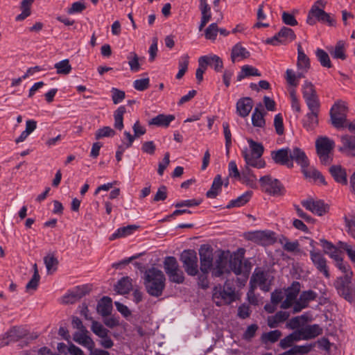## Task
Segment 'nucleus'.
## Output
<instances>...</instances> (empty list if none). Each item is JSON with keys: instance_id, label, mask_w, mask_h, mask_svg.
Instances as JSON below:
<instances>
[{"instance_id": "1", "label": "nucleus", "mask_w": 355, "mask_h": 355, "mask_svg": "<svg viewBox=\"0 0 355 355\" xmlns=\"http://www.w3.org/2000/svg\"><path fill=\"white\" fill-rule=\"evenodd\" d=\"M144 284L146 292L153 297H160L166 286V277L160 270L151 268L147 270L144 276Z\"/></svg>"}, {"instance_id": "2", "label": "nucleus", "mask_w": 355, "mask_h": 355, "mask_svg": "<svg viewBox=\"0 0 355 355\" xmlns=\"http://www.w3.org/2000/svg\"><path fill=\"white\" fill-rule=\"evenodd\" d=\"M245 252V248H239L233 252L229 250L227 257H228L230 272L232 271L236 275H243L248 278L252 269V263L248 259H244Z\"/></svg>"}, {"instance_id": "3", "label": "nucleus", "mask_w": 355, "mask_h": 355, "mask_svg": "<svg viewBox=\"0 0 355 355\" xmlns=\"http://www.w3.org/2000/svg\"><path fill=\"white\" fill-rule=\"evenodd\" d=\"M352 276L343 275L338 277L334 282V286L339 296L349 302L354 301V289L352 283Z\"/></svg>"}, {"instance_id": "4", "label": "nucleus", "mask_w": 355, "mask_h": 355, "mask_svg": "<svg viewBox=\"0 0 355 355\" xmlns=\"http://www.w3.org/2000/svg\"><path fill=\"white\" fill-rule=\"evenodd\" d=\"M259 182L262 191L271 196H279L286 193V189L282 183L270 175L261 177Z\"/></svg>"}, {"instance_id": "5", "label": "nucleus", "mask_w": 355, "mask_h": 355, "mask_svg": "<svg viewBox=\"0 0 355 355\" xmlns=\"http://www.w3.org/2000/svg\"><path fill=\"white\" fill-rule=\"evenodd\" d=\"M212 299L218 306L230 304L235 300L234 290L230 286L226 287L225 285L215 286L213 289Z\"/></svg>"}, {"instance_id": "6", "label": "nucleus", "mask_w": 355, "mask_h": 355, "mask_svg": "<svg viewBox=\"0 0 355 355\" xmlns=\"http://www.w3.org/2000/svg\"><path fill=\"white\" fill-rule=\"evenodd\" d=\"M317 21L327 24L329 26H335L336 24V19L330 14L326 12L322 8H320L318 6L313 5L309 11L306 23L313 26Z\"/></svg>"}, {"instance_id": "7", "label": "nucleus", "mask_w": 355, "mask_h": 355, "mask_svg": "<svg viewBox=\"0 0 355 355\" xmlns=\"http://www.w3.org/2000/svg\"><path fill=\"white\" fill-rule=\"evenodd\" d=\"M180 260L188 275L194 277L198 274V257L194 250H183L180 255Z\"/></svg>"}, {"instance_id": "8", "label": "nucleus", "mask_w": 355, "mask_h": 355, "mask_svg": "<svg viewBox=\"0 0 355 355\" xmlns=\"http://www.w3.org/2000/svg\"><path fill=\"white\" fill-rule=\"evenodd\" d=\"M347 111V108L343 101H338L333 105L329 114L334 127L341 128L345 126Z\"/></svg>"}, {"instance_id": "9", "label": "nucleus", "mask_w": 355, "mask_h": 355, "mask_svg": "<svg viewBox=\"0 0 355 355\" xmlns=\"http://www.w3.org/2000/svg\"><path fill=\"white\" fill-rule=\"evenodd\" d=\"M200 270L202 272H209L213 267V250L207 245H202L199 250Z\"/></svg>"}, {"instance_id": "10", "label": "nucleus", "mask_w": 355, "mask_h": 355, "mask_svg": "<svg viewBox=\"0 0 355 355\" xmlns=\"http://www.w3.org/2000/svg\"><path fill=\"white\" fill-rule=\"evenodd\" d=\"M27 336V333L24 329L19 327H13L8 330L0 339V347H3L15 343Z\"/></svg>"}, {"instance_id": "11", "label": "nucleus", "mask_w": 355, "mask_h": 355, "mask_svg": "<svg viewBox=\"0 0 355 355\" xmlns=\"http://www.w3.org/2000/svg\"><path fill=\"white\" fill-rule=\"evenodd\" d=\"M301 204L306 209L320 216H323L329 211L328 205L321 200H314L309 198L301 201Z\"/></svg>"}, {"instance_id": "12", "label": "nucleus", "mask_w": 355, "mask_h": 355, "mask_svg": "<svg viewBox=\"0 0 355 355\" xmlns=\"http://www.w3.org/2000/svg\"><path fill=\"white\" fill-rule=\"evenodd\" d=\"M275 233L272 231H256L250 233L249 239L261 245H268L276 241Z\"/></svg>"}, {"instance_id": "13", "label": "nucleus", "mask_w": 355, "mask_h": 355, "mask_svg": "<svg viewBox=\"0 0 355 355\" xmlns=\"http://www.w3.org/2000/svg\"><path fill=\"white\" fill-rule=\"evenodd\" d=\"M311 259L317 268V270L322 273L326 278L330 277L329 267L327 264V260L320 252L315 250H310Z\"/></svg>"}, {"instance_id": "14", "label": "nucleus", "mask_w": 355, "mask_h": 355, "mask_svg": "<svg viewBox=\"0 0 355 355\" xmlns=\"http://www.w3.org/2000/svg\"><path fill=\"white\" fill-rule=\"evenodd\" d=\"M228 254L229 250L221 251L216 261V266L213 268V276L219 277L226 272H230V268H228V257H227Z\"/></svg>"}, {"instance_id": "15", "label": "nucleus", "mask_w": 355, "mask_h": 355, "mask_svg": "<svg viewBox=\"0 0 355 355\" xmlns=\"http://www.w3.org/2000/svg\"><path fill=\"white\" fill-rule=\"evenodd\" d=\"M271 158L277 164L286 166L288 168H291L293 167V163L289 159L290 157V148H281L277 150L271 151Z\"/></svg>"}, {"instance_id": "16", "label": "nucleus", "mask_w": 355, "mask_h": 355, "mask_svg": "<svg viewBox=\"0 0 355 355\" xmlns=\"http://www.w3.org/2000/svg\"><path fill=\"white\" fill-rule=\"evenodd\" d=\"M290 159L293 162L295 161L302 168V172L306 170L309 165V161L305 153L300 148L295 147L293 150H290Z\"/></svg>"}, {"instance_id": "17", "label": "nucleus", "mask_w": 355, "mask_h": 355, "mask_svg": "<svg viewBox=\"0 0 355 355\" xmlns=\"http://www.w3.org/2000/svg\"><path fill=\"white\" fill-rule=\"evenodd\" d=\"M236 113L245 118L249 115L253 107V101L250 97H243L236 102Z\"/></svg>"}, {"instance_id": "18", "label": "nucleus", "mask_w": 355, "mask_h": 355, "mask_svg": "<svg viewBox=\"0 0 355 355\" xmlns=\"http://www.w3.org/2000/svg\"><path fill=\"white\" fill-rule=\"evenodd\" d=\"M88 331H76L73 335V340L87 347L89 350H92L93 348H94V342L93 340L87 335Z\"/></svg>"}, {"instance_id": "19", "label": "nucleus", "mask_w": 355, "mask_h": 355, "mask_svg": "<svg viewBox=\"0 0 355 355\" xmlns=\"http://www.w3.org/2000/svg\"><path fill=\"white\" fill-rule=\"evenodd\" d=\"M329 171L334 180L341 184L345 185L347 184V173L345 168L340 165L331 166Z\"/></svg>"}, {"instance_id": "20", "label": "nucleus", "mask_w": 355, "mask_h": 355, "mask_svg": "<svg viewBox=\"0 0 355 355\" xmlns=\"http://www.w3.org/2000/svg\"><path fill=\"white\" fill-rule=\"evenodd\" d=\"M250 56V51L243 47L241 43L238 42L233 46L231 51V60L233 63L240 60L248 58Z\"/></svg>"}, {"instance_id": "21", "label": "nucleus", "mask_w": 355, "mask_h": 355, "mask_svg": "<svg viewBox=\"0 0 355 355\" xmlns=\"http://www.w3.org/2000/svg\"><path fill=\"white\" fill-rule=\"evenodd\" d=\"M97 312L103 317L109 316L112 310V301L108 296H103L98 302Z\"/></svg>"}, {"instance_id": "22", "label": "nucleus", "mask_w": 355, "mask_h": 355, "mask_svg": "<svg viewBox=\"0 0 355 355\" xmlns=\"http://www.w3.org/2000/svg\"><path fill=\"white\" fill-rule=\"evenodd\" d=\"M331 57L334 59H340L345 60L347 59L345 42L343 40H339L336 42L334 47L328 49Z\"/></svg>"}, {"instance_id": "23", "label": "nucleus", "mask_w": 355, "mask_h": 355, "mask_svg": "<svg viewBox=\"0 0 355 355\" xmlns=\"http://www.w3.org/2000/svg\"><path fill=\"white\" fill-rule=\"evenodd\" d=\"M266 112L262 107L261 103H259L254 110L252 115V123L254 127L263 128L266 125L264 116Z\"/></svg>"}, {"instance_id": "24", "label": "nucleus", "mask_w": 355, "mask_h": 355, "mask_svg": "<svg viewBox=\"0 0 355 355\" xmlns=\"http://www.w3.org/2000/svg\"><path fill=\"white\" fill-rule=\"evenodd\" d=\"M175 119V116L173 114L165 115L164 114H159L157 116L153 117L148 121V125H156L158 127L167 128L169 126L171 121Z\"/></svg>"}, {"instance_id": "25", "label": "nucleus", "mask_w": 355, "mask_h": 355, "mask_svg": "<svg viewBox=\"0 0 355 355\" xmlns=\"http://www.w3.org/2000/svg\"><path fill=\"white\" fill-rule=\"evenodd\" d=\"M223 185V182L221 175H216L214 178L210 189L206 193V197L207 198H216L221 192Z\"/></svg>"}, {"instance_id": "26", "label": "nucleus", "mask_w": 355, "mask_h": 355, "mask_svg": "<svg viewBox=\"0 0 355 355\" xmlns=\"http://www.w3.org/2000/svg\"><path fill=\"white\" fill-rule=\"evenodd\" d=\"M243 157L245 162L246 166L248 167L252 166L257 168H263L266 166V162L260 158H257V156L250 155L247 150L242 152Z\"/></svg>"}, {"instance_id": "27", "label": "nucleus", "mask_w": 355, "mask_h": 355, "mask_svg": "<svg viewBox=\"0 0 355 355\" xmlns=\"http://www.w3.org/2000/svg\"><path fill=\"white\" fill-rule=\"evenodd\" d=\"M334 147V142L327 137H320L315 142L317 153H331Z\"/></svg>"}, {"instance_id": "28", "label": "nucleus", "mask_w": 355, "mask_h": 355, "mask_svg": "<svg viewBox=\"0 0 355 355\" xmlns=\"http://www.w3.org/2000/svg\"><path fill=\"white\" fill-rule=\"evenodd\" d=\"M297 66L299 69L304 70L305 72H307L311 67L310 60L302 50L301 44L297 46Z\"/></svg>"}, {"instance_id": "29", "label": "nucleus", "mask_w": 355, "mask_h": 355, "mask_svg": "<svg viewBox=\"0 0 355 355\" xmlns=\"http://www.w3.org/2000/svg\"><path fill=\"white\" fill-rule=\"evenodd\" d=\"M318 112L310 111L306 114L305 118L302 120V125L306 130H313L318 125Z\"/></svg>"}, {"instance_id": "30", "label": "nucleus", "mask_w": 355, "mask_h": 355, "mask_svg": "<svg viewBox=\"0 0 355 355\" xmlns=\"http://www.w3.org/2000/svg\"><path fill=\"white\" fill-rule=\"evenodd\" d=\"M303 329V340H309L314 338L323 332V329L319 324H314L311 325H307Z\"/></svg>"}, {"instance_id": "31", "label": "nucleus", "mask_w": 355, "mask_h": 355, "mask_svg": "<svg viewBox=\"0 0 355 355\" xmlns=\"http://www.w3.org/2000/svg\"><path fill=\"white\" fill-rule=\"evenodd\" d=\"M252 193H253L252 191H245L237 198L230 200L228 205L226 206V208L231 209L232 207H240L245 205L251 199Z\"/></svg>"}, {"instance_id": "32", "label": "nucleus", "mask_w": 355, "mask_h": 355, "mask_svg": "<svg viewBox=\"0 0 355 355\" xmlns=\"http://www.w3.org/2000/svg\"><path fill=\"white\" fill-rule=\"evenodd\" d=\"M132 288V279L129 277H123L119 279L115 286V290L121 295L129 293Z\"/></svg>"}, {"instance_id": "33", "label": "nucleus", "mask_w": 355, "mask_h": 355, "mask_svg": "<svg viewBox=\"0 0 355 355\" xmlns=\"http://www.w3.org/2000/svg\"><path fill=\"white\" fill-rule=\"evenodd\" d=\"M139 228L138 225H129L125 227H119L117 230L111 235L110 239L114 240L118 238L125 237L132 234L135 230Z\"/></svg>"}, {"instance_id": "34", "label": "nucleus", "mask_w": 355, "mask_h": 355, "mask_svg": "<svg viewBox=\"0 0 355 355\" xmlns=\"http://www.w3.org/2000/svg\"><path fill=\"white\" fill-rule=\"evenodd\" d=\"M289 315V313L286 311H278L274 315L268 317V325L270 328H275L279 323L286 321Z\"/></svg>"}, {"instance_id": "35", "label": "nucleus", "mask_w": 355, "mask_h": 355, "mask_svg": "<svg viewBox=\"0 0 355 355\" xmlns=\"http://www.w3.org/2000/svg\"><path fill=\"white\" fill-rule=\"evenodd\" d=\"M332 259L336 262V266L344 273V275L353 276V272L349 265L345 262L339 254H332Z\"/></svg>"}, {"instance_id": "36", "label": "nucleus", "mask_w": 355, "mask_h": 355, "mask_svg": "<svg viewBox=\"0 0 355 355\" xmlns=\"http://www.w3.org/2000/svg\"><path fill=\"white\" fill-rule=\"evenodd\" d=\"M126 112L124 105L119 106L114 112V127L119 130H121L123 125V115Z\"/></svg>"}, {"instance_id": "37", "label": "nucleus", "mask_w": 355, "mask_h": 355, "mask_svg": "<svg viewBox=\"0 0 355 355\" xmlns=\"http://www.w3.org/2000/svg\"><path fill=\"white\" fill-rule=\"evenodd\" d=\"M278 36H281V44H286L289 42H292L295 40L296 35L294 31L291 28L286 26H283L278 32Z\"/></svg>"}, {"instance_id": "38", "label": "nucleus", "mask_w": 355, "mask_h": 355, "mask_svg": "<svg viewBox=\"0 0 355 355\" xmlns=\"http://www.w3.org/2000/svg\"><path fill=\"white\" fill-rule=\"evenodd\" d=\"M254 281L257 282L264 291H268L270 289L269 286L266 285L267 278L266 275L263 270L254 272L251 277V282Z\"/></svg>"}, {"instance_id": "39", "label": "nucleus", "mask_w": 355, "mask_h": 355, "mask_svg": "<svg viewBox=\"0 0 355 355\" xmlns=\"http://www.w3.org/2000/svg\"><path fill=\"white\" fill-rule=\"evenodd\" d=\"M315 55L318 60L323 67H332V64L329 55L324 50L322 49H318L315 51Z\"/></svg>"}, {"instance_id": "40", "label": "nucleus", "mask_w": 355, "mask_h": 355, "mask_svg": "<svg viewBox=\"0 0 355 355\" xmlns=\"http://www.w3.org/2000/svg\"><path fill=\"white\" fill-rule=\"evenodd\" d=\"M281 336V331L276 329L268 333H263L261 336V340L264 344L268 343H275L279 339Z\"/></svg>"}, {"instance_id": "41", "label": "nucleus", "mask_w": 355, "mask_h": 355, "mask_svg": "<svg viewBox=\"0 0 355 355\" xmlns=\"http://www.w3.org/2000/svg\"><path fill=\"white\" fill-rule=\"evenodd\" d=\"M303 174L306 178H312L315 181L319 180L320 182L324 185L327 184L324 175L315 168H312L310 170L306 168V170H304Z\"/></svg>"}, {"instance_id": "42", "label": "nucleus", "mask_w": 355, "mask_h": 355, "mask_svg": "<svg viewBox=\"0 0 355 355\" xmlns=\"http://www.w3.org/2000/svg\"><path fill=\"white\" fill-rule=\"evenodd\" d=\"M179 264L175 257L168 256L165 257L164 261V269L166 274L173 272L178 268Z\"/></svg>"}, {"instance_id": "43", "label": "nucleus", "mask_w": 355, "mask_h": 355, "mask_svg": "<svg viewBox=\"0 0 355 355\" xmlns=\"http://www.w3.org/2000/svg\"><path fill=\"white\" fill-rule=\"evenodd\" d=\"M279 241L283 245L284 250L287 252H293L300 251V243L297 241L291 242L287 237L283 236L280 239Z\"/></svg>"}, {"instance_id": "44", "label": "nucleus", "mask_w": 355, "mask_h": 355, "mask_svg": "<svg viewBox=\"0 0 355 355\" xmlns=\"http://www.w3.org/2000/svg\"><path fill=\"white\" fill-rule=\"evenodd\" d=\"M343 147L340 148V151L354 150H355V136L345 135L341 137Z\"/></svg>"}, {"instance_id": "45", "label": "nucleus", "mask_w": 355, "mask_h": 355, "mask_svg": "<svg viewBox=\"0 0 355 355\" xmlns=\"http://www.w3.org/2000/svg\"><path fill=\"white\" fill-rule=\"evenodd\" d=\"M248 142L251 149L250 155H255L257 158H261L264 152V148L262 144L256 142L252 139H248Z\"/></svg>"}, {"instance_id": "46", "label": "nucleus", "mask_w": 355, "mask_h": 355, "mask_svg": "<svg viewBox=\"0 0 355 355\" xmlns=\"http://www.w3.org/2000/svg\"><path fill=\"white\" fill-rule=\"evenodd\" d=\"M44 262L47 269L48 273H52L57 270L58 260L53 254H48L44 257Z\"/></svg>"}, {"instance_id": "47", "label": "nucleus", "mask_w": 355, "mask_h": 355, "mask_svg": "<svg viewBox=\"0 0 355 355\" xmlns=\"http://www.w3.org/2000/svg\"><path fill=\"white\" fill-rule=\"evenodd\" d=\"M169 281L175 284H182L185 277L183 271L178 267L177 270L167 274Z\"/></svg>"}, {"instance_id": "48", "label": "nucleus", "mask_w": 355, "mask_h": 355, "mask_svg": "<svg viewBox=\"0 0 355 355\" xmlns=\"http://www.w3.org/2000/svg\"><path fill=\"white\" fill-rule=\"evenodd\" d=\"M302 96L304 100L318 96L314 85L308 80H306L302 85Z\"/></svg>"}, {"instance_id": "49", "label": "nucleus", "mask_w": 355, "mask_h": 355, "mask_svg": "<svg viewBox=\"0 0 355 355\" xmlns=\"http://www.w3.org/2000/svg\"><path fill=\"white\" fill-rule=\"evenodd\" d=\"M317 297L318 295L315 291L312 290H308L302 291L298 300L302 302V304H306V307H308L309 302L315 300Z\"/></svg>"}, {"instance_id": "50", "label": "nucleus", "mask_w": 355, "mask_h": 355, "mask_svg": "<svg viewBox=\"0 0 355 355\" xmlns=\"http://www.w3.org/2000/svg\"><path fill=\"white\" fill-rule=\"evenodd\" d=\"M320 242L323 248L324 252L329 254L331 259L333 256L332 254H338V248L332 243L324 239H320Z\"/></svg>"}, {"instance_id": "51", "label": "nucleus", "mask_w": 355, "mask_h": 355, "mask_svg": "<svg viewBox=\"0 0 355 355\" xmlns=\"http://www.w3.org/2000/svg\"><path fill=\"white\" fill-rule=\"evenodd\" d=\"M127 59L128 60V64L132 71L137 72L140 70L141 67L139 62V57L135 52H130L128 54Z\"/></svg>"}, {"instance_id": "52", "label": "nucleus", "mask_w": 355, "mask_h": 355, "mask_svg": "<svg viewBox=\"0 0 355 355\" xmlns=\"http://www.w3.org/2000/svg\"><path fill=\"white\" fill-rule=\"evenodd\" d=\"M208 62H209L208 64L216 72H220L223 69V60L216 55H208Z\"/></svg>"}, {"instance_id": "53", "label": "nucleus", "mask_w": 355, "mask_h": 355, "mask_svg": "<svg viewBox=\"0 0 355 355\" xmlns=\"http://www.w3.org/2000/svg\"><path fill=\"white\" fill-rule=\"evenodd\" d=\"M54 67L57 69V73L58 74L67 75L71 71V66L68 59L57 62Z\"/></svg>"}, {"instance_id": "54", "label": "nucleus", "mask_w": 355, "mask_h": 355, "mask_svg": "<svg viewBox=\"0 0 355 355\" xmlns=\"http://www.w3.org/2000/svg\"><path fill=\"white\" fill-rule=\"evenodd\" d=\"M116 132L110 126H104L97 130L95 132V139L98 140L103 137H112L115 135Z\"/></svg>"}, {"instance_id": "55", "label": "nucleus", "mask_w": 355, "mask_h": 355, "mask_svg": "<svg viewBox=\"0 0 355 355\" xmlns=\"http://www.w3.org/2000/svg\"><path fill=\"white\" fill-rule=\"evenodd\" d=\"M92 331L100 338L107 337L109 330L105 328L100 322L94 320L92 324Z\"/></svg>"}, {"instance_id": "56", "label": "nucleus", "mask_w": 355, "mask_h": 355, "mask_svg": "<svg viewBox=\"0 0 355 355\" xmlns=\"http://www.w3.org/2000/svg\"><path fill=\"white\" fill-rule=\"evenodd\" d=\"M33 268H34L33 275L32 278L31 279V280L27 283V284L26 286V289L27 291L30 290V289L36 290L38 286L39 282H40V277L38 273L36 263H35L33 265Z\"/></svg>"}, {"instance_id": "57", "label": "nucleus", "mask_w": 355, "mask_h": 355, "mask_svg": "<svg viewBox=\"0 0 355 355\" xmlns=\"http://www.w3.org/2000/svg\"><path fill=\"white\" fill-rule=\"evenodd\" d=\"M223 133L225 139V148L227 155L230 153V148L232 146V134L230 129V125L227 122L223 123Z\"/></svg>"}, {"instance_id": "58", "label": "nucleus", "mask_w": 355, "mask_h": 355, "mask_svg": "<svg viewBox=\"0 0 355 355\" xmlns=\"http://www.w3.org/2000/svg\"><path fill=\"white\" fill-rule=\"evenodd\" d=\"M315 345V343L306 344L304 345H294L291 349L293 355L297 354H305L310 352Z\"/></svg>"}, {"instance_id": "59", "label": "nucleus", "mask_w": 355, "mask_h": 355, "mask_svg": "<svg viewBox=\"0 0 355 355\" xmlns=\"http://www.w3.org/2000/svg\"><path fill=\"white\" fill-rule=\"evenodd\" d=\"M218 33V27L217 23H212L205 29V38L210 40H215Z\"/></svg>"}, {"instance_id": "60", "label": "nucleus", "mask_w": 355, "mask_h": 355, "mask_svg": "<svg viewBox=\"0 0 355 355\" xmlns=\"http://www.w3.org/2000/svg\"><path fill=\"white\" fill-rule=\"evenodd\" d=\"M309 110L311 112H320V103L318 96L304 100Z\"/></svg>"}, {"instance_id": "61", "label": "nucleus", "mask_w": 355, "mask_h": 355, "mask_svg": "<svg viewBox=\"0 0 355 355\" xmlns=\"http://www.w3.org/2000/svg\"><path fill=\"white\" fill-rule=\"evenodd\" d=\"M300 291V284L299 282L294 281L287 288L286 295L288 297L295 300Z\"/></svg>"}, {"instance_id": "62", "label": "nucleus", "mask_w": 355, "mask_h": 355, "mask_svg": "<svg viewBox=\"0 0 355 355\" xmlns=\"http://www.w3.org/2000/svg\"><path fill=\"white\" fill-rule=\"evenodd\" d=\"M241 178L243 180V182L246 184H250V182H254L257 179L253 171L248 166H245L244 170L242 171Z\"/></svg>"}, {"instance_id": "63", "label": "nucleus", "mask_w": 355, "mask_h": 355, "mask_svg": "<svg viewBox=\"0 0 355 355\" xmlns=\"http://www.w3.org/2000/svg\"><path fill=\"white\" fill-rule=\"evenodd\" d=\"M150 86V79L148 78L137 79L133 82V87L137 91H144Z\"/></svg>"}, {"instance_id": "64", "label": "nucleus", "mask_w": 355, "mask_h": 355, "mask_svg": "<svg viewBox=\"0 0 355 355\" xmlns=\"http://www.w3.org/2000/svg\"><path fill=\"white\" fill-rule=\"evenodd\" d=\"M345 225H346V231L353 238H355V216H352L350 218L345 216L344 218Z\"/></svg>"}]
</instances>
